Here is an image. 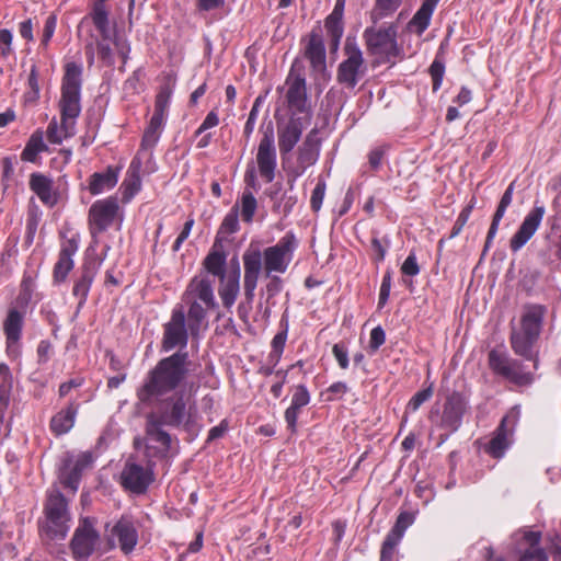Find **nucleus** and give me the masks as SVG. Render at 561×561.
I'll return each instance as SVG.
<instances>
[{
    "mask_svg": "<svg viewBox=\"0 0 561 561\" xmlns=\"http://www.w3.org/2000/svg\"><path fill=\"white\" fill-rule=\"evenodd\" d=\"M197 404L192 391L180 390L160 401L157 411L146 416V435L150 440L160 444V453L165 455L171 447V436L164 426L190 427L196 423Z\"/></svg>",
    "mask_w": 561,
    "mask_h": 561,
    "instance_id": "nucleus-1",
    "label": "nucleus"
},
{
    "mask_svg": "<svg viewBox=\"0 0 561 561\" xmlns=\"http://www.w3.org/2000/svg\"><path fill=\"white\" fill-rule=\"evenodd\" d=\"M191 365L188 353L182 351L160 359L137 390L138 400L150 404L178 389L188 376Z\"/></svg>",
    "mask_w": 561,
    "mask_h": 561,
    "instance_id": "nucleus-2",
    "label": "nucleus"
},
{
    "mask_svg": "<svg viewBox=\"0 0 561 561\" xmlns=\"http://www.w3.org/2000/svg\"><path fill=\"white\" fill-rule=\"evenodd\" d=\"M80 88L81 67L69 62L66 65L59 100L60 123L54 117L46 130L49 142L59 145L76 134V121L81 112Z\"/></svg>",
    "mask_w": 561,
    "mask_h": 561,
    "instance_id": "nucleus-3",
    "label": "nucleus"
},
{
    "mask_svg": "<svg viewBox=\"0 0 561 561\" xmlns=\"http://www.w3.org/2000/svg\"><path fill=\"white\" fill-rule=\"evenodd\" d=\"M70 515L65 496L59 491L48 495L45 505L44 533L51 539H64L69 530Z\"/></svg>",
    "mask_w": 561,
    "mask_h": 561,
    "instance_id": "nucleus-4",
    "label": "nucleus"
},
{
    "mask_svg": "<svg viewBox=\"0 0 561 561\" xmlns=\"http://www.w3.org/2000/svg\"><path fill=\"white\" fill-rule=\"evenodd\" d=\"M367 50L377 61H392L400 54L397 43V27L389 25L386 28H367L364 32Z\"/></svg>",
    "mask_w": 561,
    "mask_h": 561,
    "instance_id": "nucleus-5",
    "label": "nucleus"
},
{
    "mask_svg": "<svg viewBox=\"0 0 561 561\" xmlns=\"http://www.w3.org/2000/svg\"><path fill=\"white\" fill-rule=\"evenodd\" d=\"M514 551L519 556L518 561H547L546 551L539 546L541 540L540 531L518 529L512 536ZM488 561H504L503 558L493 559L494 550L485 549Z\"/></svg>",
    "mask_w": 561,
    "mask_h": 561,
    "instance_id": "nucleus-6",
    "label": "nucleus"
},
{
    "mask_svg": "<svg viewBox=\"0 0 561 561\" xmlns=\"http://www.w3.org/2000/svg\"><path fill=\"white\" fill-rule=\"evenodd\" d=\"M344 51L346 59L340 64L336 78L340 83L347 88H354L365 75V60L359 47L350 38L346 39Z\"/></svg>",
    "mask_w": 561,
    "mask_h": 561,
    "instance_id": "nucleus-7",
    "label": "nucleus"
},
{
    "mask_svg": "<svg viewBox=\"0 0 561 561\" xmlns=\"http://www.w3.org/2000/svg\"><path fill=\"white\" fill-rule=\"evenodd\" d=\"M100 535L95 529V520L84 517L80 519L70 542L75 559H88L94 551Z\"/></svg>",
    "mask_w": 561,
    "mask_h": 561,
    "instance_id": "nucleus-8",
    "label": "nucleus"
},
{
    "mask_svg": "<svg viewBox=\"0 0 561 561\" xmlns=\"http://www.w3.org/2000/svg\"><path fill=\"white\" fill-rule=\"evenodd\" d=\"M91 19L93 25L99 32L100 38L104 41H114V47L123 58V62L126 61L129 47L126 42L116 35L115 26L111 25L108 21V12L105 9L104 3H93L92 11L89 16L82 20V23Z\"/></svg>",
    "mask_w": 561,
    "mask_h": 561,
    "instance_id": "nucleus-9",
    "label": "nucleus"
},
{
    "mask_svg": "<svg viewBox=\"0 0 561 561\" xmlns=\"http://www.w3.org/2000/svg\"><path fill=\"white\" fill-rule=\"evenodd\" d=\"M105 539L108 549L118 546L125 554H128L138 542V534L134 524L128 518L122 517L111 528L106 525Z\"/></svg>",
    "mask_w": 561,
    "mask_h": 561,
    "instance_id": "nucleus-10",
    "label": "nucleus"
},
{
    "mask_svg": "<svg viewBox=\"0 0 561 561\" xmlns=\"http://www.w3.org/2000/svg\"><path fill=\"white\" fill-rule=\"evenodd\" d=\"M188 333L185 324V314L182 308L172 312L171 319L163 325L161 348L164 352L176 347L184 348L187 345Z\"/></svg>",
    "mask_w": 561,
    "mask_h": 561,
    "instance_id": "nucleus-11",
    "label": "nucleus"
},
{
    "mask_svg": "<svg viewBox=\"0 0 561 561\" xmlns=\"http://www.w3.org/2000/svg\"><path fill=\"white\" fill-rule=\"evenodd\" d=\"M118 211V203L115 198L108 197L96 201L89 209V225L92 236L106 230L114 221Z\"/></svg>",
    "mask_w": 561,
    "mask_h": 561,
    "instance_id": "nucleus-12",
    "label": "nucleus"
},
{
    "mask_svg": "<svg viewBox=\"0 0 561 561\" xmlns=\"http://www.w3.org/2000/svg\"><path fill=\"white\" fill-rule=\"evenodd\" d=\"M256 163L260 175L266 181L272 182L276 170V149L274 145L273 129H267L260 140Z\"/></svg>",
    "mask_w": 561,
    "mask_h": 561,
    "instance_id": "nucleus-13",
    "label": "nucleus"
},
{
    "mask_svg": "<svg viewBox=\"0 0 561 561\" xmlns=\"http://www.w3.org/2000/svg\"><path fill=\"white\" fill-rule=\"evenodd\" d=\"M153 481V472L149 467H142L133 462L130 459L126 462L122 473V485L133 493H145Z\"/></svg>",
    "mask_w": 561,
    "mask_h": 561,
    "instance_id": "nucleus-14",
    "label": "nucleus"
},
{
    "mask_svg": "<svg viewBox=\"0 0 561 561\" xmlns=\"http://www.w3.org/2000/svg\"><path fill=\"white\" fill-rule=\"evenodd\" d=\"M92 462L90 454L82 453L78 456L67 455L59 470V481L65 486L76 492L81 471Z\"/></svg>",
    "mask_w": 561,
    "mask_h": 561,
    "instance_id": "nucleus-15",
    "label": "nucleus"
},
{
    "mask_svg": "<svg viewBox=\"0 0 561 561\" xmlns=\"http://www.w3.org/2000/svg\"><path fill=\"white\" fill-rule=\"evenodd\" d=\"M291 242L284 238L277 244L264 250V271L266 276L273 272L285 273L291 260Z\"/></svg>",
    "mask_w": 561,
    "mask_h": 561,
    "instance_id": "nucleus-16",
    "label": "nucleus"
},
{
    "mask_svg": "<svg viewBox=\"0 0 561 561\" xmlns=\"http://www.w3.org/2000/svg\"><path fill=\"white\" fill-rule=\"evenodd\" d=\"M518 412L512 410L510 414L503 417L501 424L496 428L493 438L490 440L485 451L490 454L493 458H501L506 448L511 444V437L513 435L516 422H517Z\"/></svg>",
    "mask_w": 561,
    "mask_h": 561,
    "instance_id": "nucleus-17",
    "label": "nucleus"
},
{
    "mask_svg": "<svg viewBox=\"0 0 561 561\" xmlns=\"http://www.w3.org/2000/svg\"><path fill=\"white\" fill-rule=\"evenodd\" d=\"M543 206H535L525 217L518 230L510 240V248L513 252L520 250L535 234L545 216Z\"/></svg>",
    "mask_w": 561,
    "mask_h": 561,
    "instance_id": "nucleus-18",
    "label": "nucleus"
},
{
    "mask_svg": "<svg viewBox=\"0 0 561 561\" xmlns=\"http://www.w3.org/2000/svg\"><path fill=\"white\" fill-rule=\"evenodd\" d=\"M286 100L288 107L296 113L308 112L307 90L305 78L296 75L293 70L286 80Z\"/></svg>",
    "mask_w": 561,
    "mask_h": 561,
    "instance_id": "nucleus-19",
    "label": "nucleus"
},
{
    "mask_svg": "<svg viewBox=\"0 0 561 561\" xmlns=\"http://www.w3.org/2000/svg\"><path fill=\"white\" fill-rule=\"evenodd\" d=\"M304 130L301 118L291 116L287 122L277 124L278 148L282 156L289 153L299 141Z\"/></svg>",
    "mask_w": 561,
    "mask_h": 561,
    "instance_id": "nucleus-20",
    "label": "nucleus"
},
{
    "mask_svg": "<svg viewBox=\"0 0 561 561\" xmlns=\"http://www.w3.org/2000/svg\"><path fill=\"white\" fill-rule=\"evenodd\" d=\"M465 411L466 402L463 398L461 394L454 392L447 398L444 405L440 426L450 432H456L461 425Z\"/></svg>",
    "mask_w": 561,
    "mask_h": 561,
    "instance_id": "nucleus-21",
    "label": "nucleus"
},
{
    "mask_svg": "<svg viewBox=\"0 0 561 561\" xmlns=\"http://www.w3.org/2000/svg\"><path fill=\"white\" fill-rule=\"evenodd\" d=\"M317 130L312 129L305 138L302 145L298 149L297 171L296 174L300 175L309 167L313 165L319 156V140L317 138Z\"/></svg>",
    "mask_w": 561,
    "mask_h": 561,
    "instance_id": "nucleus-22",
    "label": "nucleus"
},
{
    "mask_svg": "<svg viewBox=\"0 0 561 561\" xmlns=\"http://www.w3.org/2000/svg\"><path fill=\"white\" fill-rule=\"evenodd\" d=\"M183 300H201L206 308L216 307L213 285L206 278H193L183 295Z\"/></svg>",
    "mask_w": 561,
    "mask_h": 561,
    "instance_id": "nucleus-23",
    "label": "nucleus"
},
{
    "mask_svg": "<svg viewBox=\"0 0 561 561\" xmlns=\"http://www.w3.org/2000/svg\"><path fill=\"white\" fill-rule=\"evenodd\" d=\"M219 280H220V284H219V288H218V294L221 298V301H222V305L230 309L238 295H239V290H240V271L239 268L237 267L236 270L225 274V275H221L219 277Z\"/></svg>",
    "mask_w": 561,
    "mask_h": 561,
    "instance_id": "nucleus-24",
    "label": "nucleus"
},
{
    "mask_svg": "<svg viewBox=\"0 0 561 561\" xmlns=\"http://www.w3.org/2000/svg\"><path fill=\"white\" fill-rule=\"evenodd\" d=\"M78 250V243L73 239L67 240L59 252V257L54 267V279L61 283L73 268L72 256Z\"/></svg>",
    "mask_w": 561,
    "mask_h": 561,
    "instance_id": "nucleus-25",
    "label": "nucleus"
},
{
    "mask_svg": "<svg viewBox=\"0 0 561 561\" xmlns=\"http://www.w3.org/2000/svg\"><path fill=\"white\" fill-rule=\"evenodd\" d=\"M305 55L314 70L323 71L325 69V49L320 32H311Z\"/></svg>",
    "mask_w": 561,
    "mask_h": 561,
    "instance_id": "nucleus-26",
    "label": "nucleus"
},
{
    "mask_svg": "<svg viewBox=\"0 0 561 561\" xmlns=\"http://www.w3.org/2000/svg\"><path fill=\"white\" fill-rule=\"evenodd\" d=\"M543 314L545 309L541 306L534 305L526 307L522 316V328L519 331L526 333L529 336L538 339Z\"/></svg>",
    "mask_w": 561,
    "mask_h": 561,
    "instance_id": "nucleus-27",
    "label": "nucleus"
},
{
    "mask_svg": "<svg viewBox=\"0 0 561 561\" xmlns=\"http://www.w3.org/2000/svg\"><path fill=\"white\" fill-rule=\"evenodd\" d=\"M515 181H513L508 187L506 188V191L504 192L500 203H499V206L495 210V214L493 216V220H492V224L490 226V229H489V232H488V236H486V240H485V244H484V252L489 249L491 242H492V239L494 238L496 231H497V228H499V224L501 221V219L503 218L505 211H506V208L511 205L512 203V198H513V193H514V186H515Z\"/></svg>",
    "mask_w": 561,
    "mask_h": 561,
    "instance_id": "nucleus-28",
    "label": "nucleus"
},
{
    "mask_svg": "<svg viewBox=\"0 0 561 561\" xmlns=\"http://www.w3.org/2000/svg\"><path fill=\"white\" fill-rule=\"evenodd\" d=\"M30 187L43 203L49 205L56 203V196L53 193V181L46 175L33 173L30 178Z\"/></svg>",
    "mask_w": 561,
    "mask_h": 561,
    "instance_id": "nucleus-29",
    "label": "nucleus"
},
{
    "mask_svg": "<svg viewBox=\"0 0 561 561\" xmlns=\"http://www.w3.org/2000/svg\"><path fill=\"white\" fill-rule=\"evenodd\" d=\"M118 181V173L108 167L105 172H96L90 176L89 191L92 195H98L106 190L113 188Z\"/></svg>",
    "mask_w": 561,
    "mask_h": 561,
    "instance_id": "nucleus-30",
    "label": "nucleus"
},
{
    "mask_svg": "<svg viewBox=\"0 0 561 561\" xmlns=\"http://www.w3.org/2000/svg\"><path fill=\"white\" fill-rule=\"evenodd\" d=\"M12 375L7 364H0V423L3 422L10 403L12 391Z\"/></svg>",
    "mask_w": 561,
    "mask_h": 561,
    "instance_id": "nucleus-31",
    "label": "nucleus"
},
{
    "mask_svg": "<svg viewBox=\"0 0 561 561\" xmlns=\"http://www.w3.org/2000/svg\"><path fill=\"white\" fill-rule=\"evenodd\" d=\"M78 409L73 404H69L66 409L58 412L50 421V427L57 435L69 432L75 424Z\"/></svg>",
    "mask_w": 561,
    "mask_h": 561,
    "instance_id": "nucleus-32",
    "label": "nucleus"
},
{
    "mask_svg": "<svg viewBox=\"0 0 561 561\" xmlns=\"http://www.w3.org/2000/svg\"><path fill=\"white\" fill-rule=\"evenodd\" d=\"M114 45V41H104L103 38H95L94 41H91L87 43L85 45V51L89 56L90 62H92L94 53L96 50V54L99 58L107 66L113 65V48L111 45Z\"/></svg>",
    "mask_w": 561,
    "mask_h": 561,
    "instance_id": "nucleus-33",
    "label": "nucleus"
},
{
    "mask_svg": "<svg viewBox=\"0 0 561 561\" xmlns=\"http://www.w3.org/2000/svg\"><path fill=\"white\" fill-rule=\"evenodd\" d=\"M489 365L495 373L506 378H517V373L515 369L516 363L511 362L505 355L494 350L489 353Z\"/></svg>",
    "mask_w": 561,
    "mask_h": 561,
    "instance_id": "nucleus-34",
    "label": "nucleus"
},
{
    "mask_svg": "<svg viewBox=\"0 0 561 561\" xmlns=\"http://www.w3.org/2000/svg\"><path fill=\"white\" fill-rule=\"evenodd\" d=\"M46 150L47 146L43 139V131L38 129L31 135L25 148L21 153V159L23 161L35 162L37 154Z\"/></svg>",
    "mask_w": 561,
    "mask_h": 561,
    "instance_id": "nucleus-35",
    "label": "nucleus"
},
{
    "mask_svg": "<svg viewBox=\"0 0 561 561\" xmlns=\"http://www.w3.org/2000/svg\"><path fill=\"white\" fill-rule=\"evenodd\" d=\"M22 323V314L15 309L10 310L3 323V329L9 343H15L19 341L21 336Z\"/></svg>",
    "mask_w": 561,
    "mask_h": 561,
    "instance_id": "nucleus-36",
    "label": "nucleus"
},
{
    "mask_svg": "<svg viewBox=\"0 0 561 561\" xmlns=\"http://www.w3.org/2000/svg\"><path fill=\"white\" fill-rule=\"evenodd\" d=\"M537 339L527 335L522 331L513 330L511 335V344L514 352L523 357H531V346Z\"/></svg>",
    "mask_w": 561,
    "mask_h": 561,
    "instance_id": "nucleus-37",
    "label": "nucleus"
},
{
    "mask_svg": "<svg viewBox=\"0 0 561 561\" xmlns=\"http://www.w3.org/2000/svg\"><path fill=\"white\" fill-rule=\"evenodd\" d=\"M141 187V180L138 173V168L131 164L127 178L122 183V196L124 202H129Z\"/></svg>",
    "mask_w": 561,
    "mask_h": 561,
    "instance_id": "nucleus-38",
    "label": "nucleus"
},
{
    "mask_svg": "<svg viewBox=\"0 0 561 561\" xmlns=\"http://www.w3.org/2000/svg\"><path fill=\"white\" fill-rule=\"evenodd\" d=\"M185 304L190 306L188 308V329L192 335L198 333L199 325L202 321L206 318V309L195 300H183Z\"/></svg>",
    "mask_w": 561,
    "mask_h": 561,
    "instance_id": "nucleus-39",
    "label": "nucleus"
},
{
    "mask_svg": "<svg viewBox=\"0 0 561 561\" xmlns=\"http://www.w3.org/2000/svg\"><path fill=\"white\" fill-rule=\"evenodd\" d=\"M163 122L158 119V117H151L149 125L145 129L141 148L142 149H151L159 140L160 133L162 129Z\"/></svg>",
    "mask_w": 561,
    "mask_h": 561,
    "instance_id": "nucleus-40",
    "label": "nucleus"
},
{
    "mask_svg": "<svg viewBox=\"0 0 561 561\" xmlns=\"http://www.w3.org/2000/svg\"><path fill=\"white\" fill-rule=\"evenodd\" d=\"M325 28L331 39V48L336 50L340 44V39L343 35V23L342 19H339V13L330 14L327 18Z\"/></svg>",
    "mask_w": 561,
    "mask_h": 561,
    "instance_id": "nucleus-41",
    "label": "nucleus"
},
{
    "mask_svg": "<svg viewBox=\"0 0 561 561\" xmlns=\"http://www.w3.org/2000/svg\"><path fill=\"white\" fill-rule=\"evenodd\" d=\"M226 256L222 252L213 250L204 260V266L210 274L220 277L225 272Z\"/></svg>",
    "mask_w": 561,
    "mask_h": 561,
    "instance_id": "nucleus-42",
    "label": "nucleus"
},
{
    "mask_svg": "<svg viewBox=\"0 0 561 561\" xmlns=\"http://www.w3.org/2000/svg\"><path fill=\"white\" fill-rule=\"evenodd\" d=\"M436 5V0H426L413 16L412 23L423 32L430 24L431 15Z\"/></svg>",
    "mask_w": 561,
    "mask_h": 561,
    "instance_id": "nucleus-43",
    "label": "nucleus"
},
{
    "mask_svg": "<svg viewBox=\"0 0 561 561\" xmlns=\"http://www.w3.org/2000/svg\"><path fill=\"white\" fill-rule=\"evenodd\" d=\"M93 268L85 264L83 266V272L80 279H78L73 286L75 296L80 297L81 300L85 299L93 279Z\"/></svg>",
    "mask_w": 561,
    "mask_h": 561,
    "instance_id": "nucleus-44",
    "label": "nucleus"
},
{
    "mask_svg": "<svg viewBox=\"0 0 561 561\" xmlns=\"http://www.w3.org/2000/svg\"><path fill=\"white\" fill-rule=\"evenodd\" d=\"M171 94L172 90L169 85H163L160 89L159 93L156 96L154 113L152 117H158V119H161L163 122L164 113L169 106Z\"/></svg>",
    "mask_w": 561,
    "mask_h": 561,
    "instance_id": "nucleus-45",
    "label": "nucleus"
},
{
    "mask_svg": "<svg viewBox=\"0 0 561 561\" xmlns=\"http://www.w3.org/2000/svg\"><path fill=\"white\" fill-rule=\"evenodd\" d=\"M400 5V0H376V5L373 11L374 21L381 20L382 18L393 13Z\"/></svg>",
    "mask_w": 561,
    "mask_h": 561,
    "instance_id": "nucleus-46",
    "label": "nucleus"
},
{
    "mask_svg": "<svg viewBox=\"0 0 561 561\" xmlns=\"http://www.w3.org/2000/svg\"><path fill=\"white\" fill-rule=\"evenodd\" d=\"M262 259V253L259 250L245 251L243 254L244 272H261Z\"/></svg>",
    "mask_w": 561,
    "mask_h": 561,
    "instance_id": "nucleus-47",
    "label": "nucleus"
},
{
    "mask_svg": "<svg viewBox=\"0 0 561 561\" xmlns=\"http://www.w3.org/2000/svg\"><path fill=\"white\" fill-rule=\"evenodd\" d=\"M256 210V199L252 193H243L241 217L243 221L251 222Z\"/></svg>",
    "mask_w": 561,
    "mask_h": 561,
    "instance_id": "nucleus-48",
    "label": "nucleus"
},
{
    "mask_svg": "<svg viewBox=\"0 0 561 561\" xmlns=\"http://www.w3.org/2000/svg\"><path fill=\"white\" fill-rule=\"evenodd\" d=\"M261 272H244L243 288L245 299L251 302L254 298V291L257 285Z\"/></svg>",
    "mask_w": 561,
    "mask_h": 561,
    "instance_id": "nucleus-49",
    "label": "nucleus"
},
{
    "mask_svg": "<svg viewBox=\"0 0 561 561\" xmlns=\"http://www.w3.org/2000/svg\"><path fill=\"white\" fill-rule=\"evenodd\" d=\"M400 540L393 538L390 535H387L380 552V561H392L394 556L396 548Z\"/></svg>",
    "mask_w": 561,
    "mask_h": 561,
    "instance_id": "nucleus-50",
    "label": "nucleus"
},
{
    "mask_svg": "<svg viewBox=\"0 0 561 561\" xmlns=\"http://www.w3.org/2000/svg\"><path fill=\"white\" fill-rule=\"evenodd\" d=\"M411 524V516L407 513H402L399 515L394 526L390 530L388 535L392 536L393 538L401 540L404 530L408 528V526Z\"/></svg>",
    "mask_w": 561,
    "mask_h": 561,
    "instance_id": "nucleus-51",
    "label": "nucleus"
},
{
    "mask_svg": "<svg viewBox=\"0 0 561 561\" xmlns=\"http://www.w3.org/2000/svg\"><path fill=\"white\" fill-rule=\"evenodd\" d=\"M325 188H327L325 182L323 180H320L312 192V195L310 198V206H311L312 210L316 213L319 211L321 208V205H322V202L324 198V194H325Z\"/></svg>",
    "mask_w": 561,
    "mask_h": 561,
    "instance_id": "nucleus-52",
    "label": "nucleus"
},
{
    "mask_svg": "<svg viewBox=\"0 0 561 561\" xmlns=\"http://www.w3.org/2000/svg\"><path fill=\"white\" fill-rule=\"evenodd\" d=\"M472 209H473V204H469L461 210V213L459 214V216L451 229V232L449 236L451 239L461 232L462 228L465 227V225L467 224V221L470 217Z\"/></svg>",
    "mask_w": 561,
    "mask_h": 561,
    "instance_id": "nucleus-53",
    "label": "nucleus"
},
{
    "mask_svg": "<svg viewBox=\"0 0 561 561\" xmlns=\"http://www.w3.org/2000/svg\"><path fill=\"white\" fill-rule=\"evenodd\" d=\"M433 394V387L432 385L419 392H416L411 400L408 403V408H410L412 411H416L425 401H427Z\"/></svg>",
    "mask_w": 561,
    "mask_h": 561,
    "instance_id": "nucleus-54",
    "label": "nucleus"
},
{
    "mask_svg": "<svg viewBox=\"0 0 561 561\" xmlns=\"http://www.w3.org/2000/svg\"><path fill=\"white\" fill-rule=\"evenodd\" d=\"M390 288H391V272L387 271L382 278L381 286H380L379 300H378L379 308H382L386 305V302L388 301V298L390 295Z\"/></svg>",
    "mask_w": 561,
    "mask_h": 561,
    "instance_id": "nucleus-55",
    "label": "nucleus"
},
{
    "mask_svg": "<svg viewBox=\"0 0 561 561\" xmlns=\"http://www.w3.org/2000/svg\"><path fill=\"white\" fill-rule=\"evenodd\" d=\"M444 70H445L444 64L437 59L434 60L430 67V73L433 79L434 91H436L440 87L443 76H444Z\"/></svg>",
    "mask_w": 561,
    "mask_h": 561,
    "instance_id": "nucleus-56",
    "label": "nucleus"
},
{
    "mask_svg": "<svg viewBox=\"0 0 561 561\" xmlns=\"http://www.w3.org/2000/svg\"><path fill=\"white\" fill-rule=\"evenodd\" d=\"M309 392L304 386H298L291 399V404L295 408L301 409L309 403Z\"/></svg>",
    "mask_w": 561,
    "mask_h": 561,
    "instance_id": "nucleus-57",
    "label": "nucleus"
},
{
    "mask_svg": "<svg viewBox=\"0 0 561 561\" xmlns=\"http://www.w3.org/2000/svg\"><path fill=\"white\" fill-rule=\"evenodd\" d=\"M57 19L55 15H49L46 19L44 30H43V36H42V45L47 46L48 42L50 41L55 28H56Z\"/></svg>",
    "mask_w": 561,
    "mask_h": 561,
    "instance_id": "nucleus-58",
    "label": "nucleus"
},
{
    "mask_svg": "<svg viewBox=\"0 0 561 561\" xmlns=\"http://www.w3.org/2000/svg\"><path fill=\"white\" fill-rule=\"evenodd\" d=\"M386 341V334L385 331L377 327L371 330L370 332V340H369V347L373 351H377Z\"/></svg>",
    "mask_w": 561,
    "mask_h": 561,
    "instance_id": "nucleus-59",
    "label": "nucleus"
},
{
    "mask_svg": "<svg viewBox=\"0 0 561 561\" xmlns=\"http://www.w3.org/2000/svg\"><path fill=\"white\" fill-rule=\"evenodd\" d=\"M401 272L408 276H415L420 272V267L414 254H410L401 266Z\"/></svg>",
    "mask_w": 561,
    "mask_h": 561,
    "instance_id": "nucleus-60",
    "label": "nucleus"
},
{
    "mask_svg": "<svg viewBox=\"0 0 561 561\" xmlns=\"http://www.w3.org/2000/svg\"><path fill=\"white\" fill-rule=\"evenodd\" d=\"M332 352L340 367L346 369L348 367V357L346 348L341 344H335L332 348Z\"/></svg>",
    "mask_w": 561,
    "mask_h": 561,
    "instance_id": "nucleus-61",
    "label": "nucleus"
},
{
    "mask_svg": "<svg viewBox=\"0 0 561 561\" xmlns=\"http://www.w3.org/2000/svg\"><path fill=\"white\" fill-rule=\"evenodd\" d=\"M270 277V280L268 283L266 284V294H267V298H272L274 296H276L280 290H282V279L278 277V276H268Z\"/></svg>",
    "mask_w": 561,
    "mask_h": 561,
    "instance_id": "nucleus-62",
    "label": "nucleus"
},
{
    "mask_svg": "<svg viewBox=\"0 0 561 561\" xmlns=\"http://www.w3.org/2000/svg\"><path fill=\"white\" fill-rule=\"evenodd\" d=\"M193 225H194L193 219H190L184 224L183 230L181 231V233L179 234V237L176 238V240L174 242V245H173L174 251H178L180 249L181 244L183 243V241L186 240V238L188 237V234L192 230Z\"/></svg>",
    "mask_w": 561,
    "mask_h": 561,
    "instance_id": "nucleus-63",
    "label": "nucleus"
},
{
    "mask_svg": "<svg viewBox=\"0 0 561 561\" xmlns=\"http://www.w3.org/2000/svg\"><path fill=\"white\" fill-rule=\"evenodd\" d=\"M299 410L298 408H295L293 405H290L286 412H285V419H286V422L288 424V427L294 432L295 428H296V422H297V419H298V414H299Z\"/></svg>",
    "mask_w": 561,
    "mask_h": 561,
    "instance_id": "nucleus-64",
    "label": "nucleus"
}]
</instances>
